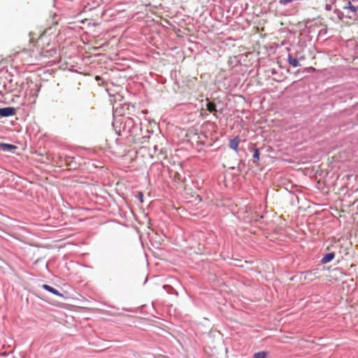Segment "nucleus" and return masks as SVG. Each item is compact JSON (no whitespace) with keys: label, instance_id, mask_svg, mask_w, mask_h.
<instances>
[{"label":"nucleus","instance_id":"1","mask_svg":"<svg viewBox=\"0 0 358 358\" xmlns=\"http://www.w3.org/2000/svg\"><path fill=\"white\" fill-rule=\"evenodd\" d=\"M113 127L118 136H123L135 143L143 144L149 138L150 130L143 131L139 118L120 116L113 122Z\"/></svg>","mask_w":358,"mask_h":358},{"label":"nucleus","instance_id":"2","mask_svg":"<svg viewBox=\"0 0 358 358\" xmlns=\"http://www.w3.org/2000/svg\"><path fill=\"white\" fill-rule=\"evenodd\" d=\"M13 75L8 72L4 71V80L6 82V88H7L8 93H15L16 96H20V92L23 90V82L20 80H15L13 78Z\"/></svg>","mask_w":358,"mask_h":358},{"label":"nucleus","instance_id":"3","mask_svg":"<svg viewBox=\"0 0 358 358\" xmlns=\"http://www.w3.org/2000/svg\"><path fill=\"white\" fill-rule=\"evenodd\" d=\"M343 11L344 18L350 20L358 19V7L353 5L349 0L341 2Z\"/></svg>","mask_w":358,"mask_h":358},{"label":"nucleus","instance_id":"4","mask_svg":"<svg viewBox=\"0 0 358 358\" xmlns=\"http://www.w3.org/2000/svg\"><path fill=\"white\" fill-rule=\"evenodd\" d=\"M333 13L336 15L337 20L338 21H343L345 20L344 18V14L343 9L341 8V2H335L333 8Z\"/></svg>","mask_w":358,"mask_h":358},{"label":"nucleus","instance_id":"5","mask_svg":"<svg viewBox=\"0 0 358 358\" xmlns=\"http://www.w3.org/2000/svg\"><path fill=\"white\" fill-rule=\"evenodd\" d=\"M16 113V108L14 107L8 106L0 108V117H9Z\"/></svg>","mask_w":358,"mask_h":358},{"label":"nucleus","instance_id":"6","mask_svg":"<svg viewBox=\"0 0 358 358\" xmlns=\"http://www.w3.org/2000/svg\"><path fill=\"white\" fill-rule=\"evenodd\" d=\"M304 57H294L292 54H289L287 57V62L293 67L300 66V60H304Z\"/></svg>","mask_w":358,"mask_h":358},{"label":"nucleus","instance_id":"7","mask_svg":"<svg viewBox=\"0 0 358 358\" xmlns=\"http://www.w3.org/2000/svg\"><path fill=\"white\" fill-rule=\"evenodd\" d=\"M57 54V50L55 48H51L50 49H43L41 52V55L43 57H52Z\"/></svg>","mask_w":358,"mask_h":358},{"label":"nucleus","instance_id":"8","mask_svg":"<svg viewBox=\"0 0 358 358\" xmlns=\"http://www.w3.org/2000/svg\"><path fill=\"white\" fill-rule=\"evenodd\" d=\"M6 86V80H4V71H3L0 75V95L3 96L4 94L8 93Z\"/></svg>","mask_w":358,"mask_h":358},{"label":"nucleus","instance_id":"9","mask_svg":"<svg viewBox=\"0 0 358 358\" xmlns=\"http://www.w3.org/2000/svg\"><path fill=\"white\" fill-rule=\"evenodd\" d=\"M17 147L13 144L5 143L0 142V151L11 152L16 150Z\"/></svg>","mask_w":358,"mask_h":358},{"label":"nucleus","instance_id":"10","mask_svg":"<svg viewBox=\"0 0 358 358\" xmlns=\"http://www.w3.org/2000/svg\"><path fill=\"white\" fill-rule=\"evenodd\" d=\"M41 287L43 289H45V290H46V291L53 294L54 295L59 296H61V297H64V294H63L60 293L57 289L51 287L49 285H46V284L42 285Z\"/></svg>","mask_w":358,"mask_h":358},{"label":"nucleus","instance_id":"11","mask_svg":"<svg viewBox=\"0 0 358 358\" xmlns=\"http://www.w3.org/2000/svg\"><path fill=\"white\" fill-rule=\"evenodd\" d=\"M335 257V253L334 252L326 253L323 255L320 262L322 264H326L331 262Z\"/></svg>","mask_w":358,"mask_h":358},{"label":"nucleus","instance_id":"12","mask_svg":"<svg viewBox=\"0 0 358 358\" xmlns=\"http://www.w3.org/2000/svg\"><path fill=\"white\" fill-rule=\"evenodd\" d=\"M239 142H240V138L238 136H236L234 138L229 140V147L231 150H233L234 151H237Z\"/></svg>","mask_w":358,"mask_h":358},{"label":"nucleus","instance_id":"13","mask_svg":"<svg viewBox=\"0 0 358 358\" xmlns=\"http://www.w3.org/2000/svg\"><path fill=\"white\" fill-rule=\"evenodd\" d=\"M206 109L210 113H213L214 115H215V113L217 111V110L216 105L214 103H212V102H210V101H208L207 103H206Z\"/></svg>","mask_w":358,"mask_h":358},{"label":"nucleus","instance_id":"14","mask_svg":"<svg viewBox=\"0 0 358 358\" xmlns=\"http://www.w3.org/2000/svg\"><path fill=\"white\" fill-rule=\"evenodd\" d=\"M259 150L258 148H256L254 150L252 157L254 159V162L256 164H259Z\"/></svg>","mask_w":358,"mask_h":358},{"label":"nucleus","instance_id":"15","mask_svg":"<svg viewBox=\"0 0 358 358\" xmlns=\"http://www.w3.org/2000/svg\"><path fill=\"white\" fill-rule=\"evenodd\" d=\"M41 90V85L38 84L34 85V88L31 90V93H32L33 96H38V92Z\"/></svg>","mask_w":358,"mask_h":358},{"label":"nucleus","instance_id":"16","mask_svg":"<svg viewBox=\"0 0 358 358\" xmlns=\"http://www.w3.org/2000/svg\"><path fill=\"white\" fill-rule=\"evenodd\" d=\"M267 352H259L254 355V358H267Z\"/></svg>","mask_w":358,"mask_h":358},{"label":"nucleus","instance_id":"17","mask_svg":"<svg viewBox=\"0 0 358 358\" xmlns=\"http://www.w3.org/2000/svg\"><path fill=\"white\" fill-rule=\"evenodd\" d=\"M73 159H74V157H70V156H65L64 161V162H65L66 164H68V165H71V163H72V162H73Z\"/></svg>","mask_w":358,"mask_h":358},{"label":"nucleus","instance_id":"18","mask_svg":"<svg viewBox=\"0 0 358 358\" xmlns=\"http://www.w3.org/2000/svg\"><path fill=\"white\" fill-rule=\"evenodd\" d=\"M143 196H144V194H143V193L142 192H138L137 195H136V198L138 199V201L141 203L143 202Z\"/></svg>","mask_w":358,"mask_h":358},{"label":"nucleus","instance_id":"19","mask_svg":"<svg viewBox=\"0 0 358 358\" xmlns=\"http://www.w3.org/2000/svg\"><path fill=\"white\" fill-rule=\"evenodd\" d=\"M333 8H334V7H333V6H332V5H331V4H327V5L325 6V9H326L327 10H333Z\"/></svg>","mask_w":358,"mask_h":358},{"label":"nucleus","instance_id":"20","mask_svg":"<svg viewBox=\"0 0 358 358\" xmlns=\"http://www.w3.org/2000/svg\"><path fill=\"white\" fill-rule=\"evenodd\" d=\"M303 274H305V278H307L308 275L312 274V271H306L303 272Z\"/></svg>","mask_w":358,"mask_h":358},{"label":"nucleus","instance_id":"21","mask_svg":"<svg viewBox=\"0 0 358 358\" xmlns=\"http://www.w3.org/2000/svg\"><path fill=\"white\" fill-rule=\"evenodd\" d=\"M154 150H155V151H157V145H155V146H154Z\"/></svg>","mask_w":358,"mask_h":358},{"label":"nucleus","instance_id":"22","mask_svg":"<svg viewBox=\"0 0 358 358\" xmlns=\"http://www.w3.org/2000/svg\"><path fill=\"white\" fill-rule=\"evenodd\" d=\"M294 57H302L300 54H296Z\"/></svg>","mask_w":358,"mask_h":358},{"label":"nucleus","instance_id":"23","mask_svg":"<svg viewBox=\"0 0 358 358\" xmlns=\"http://www.w3.org/2000/svg\"><path fill=\"white\" fill-rule=\"evenodd\" d=\"M96 80H99V79H100V77H99V76H96Z\"/></svg>","mask_w":358,"mask_h":358},{"label":"nucleus","instance_id":"24","mask_svg":"<svg viewBox=\"0 0 358 358\" xmlns=\"http://www.w3.org/2000/svg\"><path fill=\"white\" fill-rule=\"evenodd\" d=\"M59 1H60V0H55L56 3H59Z\"/></svg>","mask_w":358,"mask_h":358},{"label":"nucleus","instance_id":"25","mask_svg":"<svg viewBox=\"0 0 358 358\" xmlns=\"http://www.w3.org/2000/svg\"><path fill=\"white\" fill-rule=\"evenodd\" d=\"M169 287L168 285H164V286H163V288H164V289H166V287Z\"/></svg>","mask_w":358,"mask_h":358},{"label":"nucleus","instance_id":"26","mask_svg":"<svg viewBox=\"0 0 358 358\" xmlns=\"http://www.w3.org/2000/svg\"><path fill=\"white\" fill-rule=\"evenodd\" d=\"M272 73H273V74L275 73V70H273V71H272Z\"/></svg>","mask_w":358,"mask_h":358}]
</instances>
